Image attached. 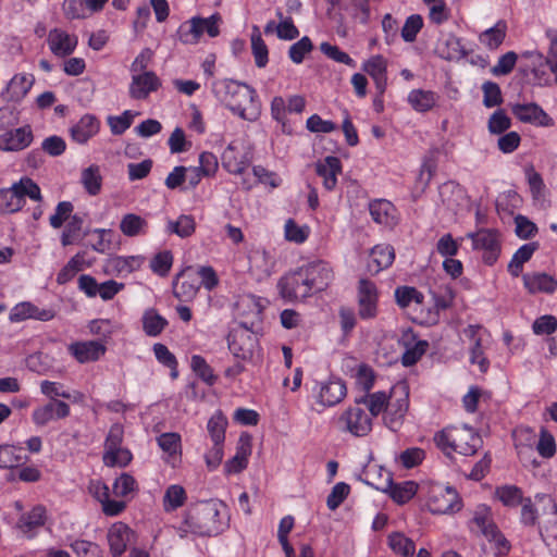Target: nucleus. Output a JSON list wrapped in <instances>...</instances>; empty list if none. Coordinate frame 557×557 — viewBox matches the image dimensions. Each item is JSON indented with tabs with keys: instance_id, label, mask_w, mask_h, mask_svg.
Segmentation results:
<instances>
[{
	"instance_id": "obj_1",
	"label": "nucleus",
	"mask_w": 557,
	"mask_h": 557,
	"mask_svg": "<svg viewBox=\"0 0 557 557\" xmlns=\"http://www.w3.org/2000/svg\"><path fill=\"white\" fill-rule=\"evenodd\" d=\"M333 280L332 267L326 261L317 260L283 275L277 288L284 300L296 302L325 290Z\"/></svg>"
},
{
	"instance_id": "obj_2",
	"label": "nucleus",
	"mask_w": 557,
	"mask_h": 557,
	"mask_svg": "<svg viewBox=\"0 0 557 557\" xmlns=\"http://www.w3.org/2000/svg\"><path fill=\"white\" fill-rule=\"evenodd\" d=\"M227 506L216 499L190 505L178 527L181 537L188 533L197 536H216L228 527Z\"/></svg>"
},
{
	"instance_id": "obj_3",
	"label": "nucleus",
	"mask_w": 557,
	"mask_h": 557,
	"mask_svg": "<svg viewBox=\"0 0 557 557\" xmlns=\"http://www.w3.org/2000/svg\"><path fill=\"white\" fill-rule=\"evenodd\" d=\"M214 97L233 114L246 121H256L260 115V101L255 88L231 78L214 79L211 83Z\"/></svg>"
},
{
	"instance_id": "obj_4",
	"label": "nucleus",
	"mask_w": 557,
	"mask_h": 557,
	"mask_svg": "<svg viewBox=\"0 0 557 557\" xmlns=\"http://www.w3.org/2000/svg\"><path fill=\"white\" fill-rule=\"evenodd\" d=\"M520 523L527 528L537 527L541 539L550 546L557 544V505L550 495L535 494L521 504Z\"/></svg>"
},
{
	"instance_id": "obj_5",
	"label": "nucleus",
	"mask_w": 557,
	"mask_h": 557,
	"mask_svg": "<svg viewBox=\"0 0 557 557\" xmlns=\"http://www.w3.org/2000/svg\"><path fill=\"white\" fill-rule=\"evenodd\" d=\"M253 319L238 322L227 335V346L232 355L242 361L250 360L258 347L257 329L261 324V309L252 304Z\"/></svg>"
},
{
	"instance_id": "obj_6",
	"label": "nucleus",
	"mask_w": 557,
	"mask_h": 557,
	"mask_svg": "<svg viewBox=\"0 0 557 557\" xmlns=\"http://www.w3.org/2000/svg\"><path fill=\"white\" fill-rule=\"evenodd\" d=\"M434 441L447 456L453 451L462 456H472L483 444L480 434L467 425L447 426L435 434Z\"/></svg>"
},
{
	"instance_id": "obj_7",
	"label": "nucleus",
	"mask_w": 557,
	"mask_h": 557,
	"mask_svg": "<svg viewBox=\"0 0 557 557\" xmlns=\"http://www.w3.org/2000/svg\"><path fill=\"white\" fill-rule=\"evenodd\" d=\"M426 506L432 513L445 515L460 510L461 502L455 488L435 484L429 490Z\"/></svg>"
},
{
	"instance_id": "obj_8",
	"label": "nucleus",
	"mask_w": 557,
	"mask_h": 557,
	"mask_svg": "<svg viewBox=\"0 0 557 557\" xmlns=\"http://www.w3.org/2000/svg\"><path fill=\"white\" fill-rule=\"evenodd\" d=\"M338 424L342 431L348 432L354 436H366L372 430V418L357 404V398L354 405L349 406L338 418Z\"/></svg>"
},
{
	"instance_id": "obj_9",
	"label": "nucleus",
	"mask_w": 557,
	"mask_h": 557,
	"mask_svg": "<svg viewBox=\"0 0 557 557\" xmlns=\"http://www.w3.org/2000/svg\"><path fill=\"white\" fill-rule=\"evenodd\" d=\"M380 293L374 282L360 278L357 285L358 317L361 320H374L379 314Z\"/></svg>"
},
{
	"instance_id": "obj_10",
	"label": "nucleus",
	"mask_w": 557,
	"mask_h": 557,
	"mask_svg": "<svg viewBox=\"0 0 557 557\" xmlns=\"http://www.w3.org/2000/svg\"><path fill=\"white\" fill-rule=\"evenodd\" d=\"M409 407V394L404 384L395 385L389 393L384 422L391 430H396L405 418Z\"/></svg>"
},
{
	"instance_id": "obj_11",
	"label": "nucleus",
	"mask_w": 557,
	"mask_h": 557,
	"mask_svg": "<svg viewBox=\"0 0 557 557\" xmlns=\"http://www.w3.org/2000/svg\"><path fill=\"white\" fill-rule=\"evenodd\" d=\"M276 259L277 252L274 246H252L248 251L249 270L258 278L272 274Z\"/></svg>"
},
{
	"instance_id": "obj_12",
	"label": "nucleus",
	"mask_w": 557,
	"mask_h": 557,
	"mask_svg": "<svg viewBox=\"0 0 557 557\" xmlns=\"http://www.w3.org/2000/svg\"><path fill=\"white\" fill-rule=\"evenodd\" d=\"M315 400L321 406L334 407L347 395L345 382L339 377H330L325 382H317L313 388Z\"/></svg>"
},
{
	"instance_id": "obj_13",
	"label": "nucleus",
	"mask_w": 557,
	"mask_h": 557,
	"mask_svg": "<svg viewBox=\"0 0 557 557\" xmlns=\"http://www.w3.org/2000/svg\"><path fill=\"white\" fill-rule=\"evenodd\" d=\"M472 522L488 541L495 543L498 555H505L509 552V542L500 533L497 525L491 520L486 507H482L480 510L475 511Z\"/></svg>"
},
{
	"instance_id": "obj_14",
	"label": "nucleus",
	"mask_w": 557,
	"mask_h": 557,
	"mask_svg": "<svg viewBox=\"0 0 557 557\" xmlns=\"http://www.w3.org/2000/svg\"><path fill=\"white\" fill-rule=\"evenodd\" d=\"M512 114L522 123L537 127H553L554 119L536 102L513 103L510 106Z\"/></svg>"
},
{
	"instance_id": "obj_15",
	"label": "nucleus",
	"mask_w": 557,
	"mask_h": 557,
	"mask_svg": "<svg viewBox=\"0 0 557 557\" xmlns=\"http://www.w3.org/2000/svg\"><path fill=\"white\" fill-rule=\"evenodd\" d=\"M364 482L379 491L387 493L394 502L400 505L408 503L418 491V484L413 481L394 483L391 472L387 471L386 478L381 484H375L369 480Z\"/></svg>"
},
{
	"instance_id": "obj_16",
	"label": "nucleus",
	"mask_w": 557,
	"mask_h": 557,
	"mask_svg": "<svg viewBox=\"0 0 557 557\" xmlns=\"http://www.w3.org/2000/svg\"><path fill=\"white\" fill-rule=\"evenodd\" d=\"M252 156L245 150L244 146L237 141H232L224 149L221 161L222 166L231 174L240 175L249 166Z\"/></svg>"
},
{
	"instance_id": "obj_17",
	"label": "nucleus",
	"mask_w": 557,
	"mask_h": 557,
	"mask_svg": "<svg viewBox=\"0 0 557 557\" xmlns=\"http://www.w3.org/2000/svg\"><path fill=\"white\" fill-rule=\"evenodd\" d=\"M57 311L52 308H39L30 301L16 304L10 311L9 320L13 323L22 322L28 319L48 322L55 318Z\"/></svg>"
},
{
	"instance_id": "obj_18",
	"label": "nucleus",
	"mask_w": 557,
	"mask_h": 557,
	"mask_svg": "<svg viewBox=\"0 0 557 557\" xmlns=\"http://www.w3.org/2000/svg\"><path fill=\"white\" fill-rule=\"evenodd\" d=\"M161 86L162 82L154 72L132 74L128 95L134 100H145L151 92L158 91Z\"/></svg>"
},
{
	"instance_id": "obj_19",
	"label": "nucleus",
	"mask_w": 557,
	"mask_h": 557,
	"mask_svg": "<svg viewBox=\"0 0 557 557\" xmlns=\"http://www.w3.org/2000/svg\"><path fill=\"white\" fill-rule=\"evenodd\" d=\"M70 413L71 408L69 404L63 400H50L33 410L32 421L35 425L42 428L53 420L67 418Z\"/></svg>"
},
{
	"instance_id": "obj_20",
	"label": "nucleus",
	"mask_w": 557,
	"mask_h": 557,
	"mask_svg": "<svg viewBox=\"0 0 557 557\" xmlns=\"http://www.w3.org/2000/svg\"><path fill=\"white\" fill-rule=\"evenodd\" d=\"M34 140L30 125L9 129L0 134V146L3 151H21L26 149Z\"/></svg>"
},
{
	"instance_id": "obj_21",
	"label": "nucleus",
	"mask_w": 557,
	"mask_h": 557,
	"mask_svg": "<svg viewBox=\"0 0 557 557\" xmlns=\"http://www.w3.org/2000/svg\"><path fill=\"white\" fill-rule=\"evenodd\" d=\"M50 51L58 58L71 55L77 47L78 38L61 28L50 29L47 39Z\"/></svg>"
},
{
	"instance_id": "obj_22",
	"label": "nucleus",
	"mask_w": 557,
	"mask_h": 557,
	"mask_svg": "<svg viewBox=\"0 0 557 557\" xmlns=\"http://www.w3.org/2000/svg\"><path fill=\"white\" fill-rule=\"evenodd\" d=\"M35 83L33 74H15L5 91L1 92V98L7 102H21L32 89Z\"/></svg>"
},
{
	"instance_id": "obj_23",
	"label": "nucleus",
	"mask_w": 557,
	"mask_h": 557,
	"mask_svg": "<svg viewBox=\"0 0 557 557\" xmlns=\"http://www.w3.org/2000/svg\"><path fill=\"white\" fill-rule=\"evenodd\" d=\"M46 521L47 508L39 504L34 506L29 511L22 513L16 522V527L28 537H33L36 531L45 525Z\"/></svg>"
},
{
	"instance_id": "obj_24",
	"label": "nucleus",
	"mask_w": 557,
	"mask_h": 557,
	"mask_svg": "<svg viewBox=\"0 0 557 557\" xmlns=\"http://www.w3.org/2000/svg\"><path fill=\"white\" fill-rule=\"evenodd\" d=\"M69 350L79 363H86L99 360L106 354L107 347L99 341H87L71 344Z\"/></svg>"
},
{
	"instance_id": "obj_25",
	"label": "nucleus",
	"mask_w": 557,
	"mask_h": 557,
	"mask_svg": "<svg viewBox=\"0 0 557 557\" xmlns=\"http://www.w3.org/2000/svg\"><path fill=\"white\" fill-rule=\"evenodd\" d=\"M251 455V438L248 434L239 436L236 454L233 458L228 459L224 465L226 474L240 473L248 466V458Z\"/></svg>"
},
{
	"instance_id": "obj_26",
	"label": "nucleus",
	"mask_w": 557,
	"mask_h": 557,
	"mask_svg": "<svg viewBox=\"0 0 557 557\" xmlns=\"http://www.w3.org/2000/svg\"><path fill=\"white\" fill-rule=\"evenodd\" d=\"M342 162L335 156H327L315 163V173L323 181V186L331 191L336 187L337 175L342 173Z\"/></svg>"
},
{
	"instance_id": "obj_27",
	"label": "nucleus",
	"mask_w": 557,
	"mask_h": 557,
	"mask_svg": "<svg viewBox=\"0 0 557 557\" xmlns=\"http://www.w3.org/2000/svg\"><path fill=\"white\" fill-rule=\"evenodd\" d=\"M369 211L372 220L385 227H394L397 222V209L395 206L385 199H377L369 205Z\"/></svg>"
},
{
	"instance_id": "obj_28",
	"label": "nucleus",
	"mask_w": 557,
	"mask_h": 557,
	"mask_svg": "<svg viewBox=\"0 0 557 557\" xmlns=\"http://www.w3.org/2000/svg\"><path fill=\"white\" fill-rule=\"evenodd\" d=\"M132 533L131 528L123 522L114 523L109 529L108 543L113 557H121L125 553Z\"/></svg>"
},
{
	"instance_id": "obj_29",
	"label": "nucleus",
	"mask_w": 557,
	"mask_h": 557,
	"mask_svg": "<svg viewBox=\"0 0 557 557\" xmlns=\"http://www.w3.org/2000/svg\"><path fill=\"white\" fill-rule=\"evenodd\" d=\"M482 326L480 325H469L465 329V335L473 342L470 348V362L472 364H478L481 372H486L490 362L484 356V349L482 346V337L480 332L482 331Z\"/></svg>"
},
{
	"instance_id": "obj_30",
	"label": "nucleus",
	"mask_w": 557,
	"mask_h": 557,
	"mask_svg": "<svg viewBox=\"0 0 557 557\" xmlns=\"http://www.w3.org/2000/svg\"><path fill=\"white\" fill-rule=\"evenodd\" d=\"M395 259L393 246H372L369 252L367 268L371 274H377L392 265Z\"/></svg>"
},
{
	"instance_id": "obj_31",
	"label": "nucleus",
	"mask_w": 557,
	"mask_h": 557,
	"mask_svg": "<svg viewBox=\"0 0 557 557\" xmlns=\"http://www.w3.org/2000/svg\"><path fill=\"white\" fill-rule=\"evenodd\" d=\"M100 128V122L95 115L85 114L70 128L72 139L77 144H86Z\"/></svg>"
},
{
	"instance_id": "obj_32",
	"label": "nucleus",
	"mask_w": 557,
	"mask_h": 557,
	"mask_svg": "<svg viewBox=\"0 0 557 557\" xmlns=\"http://www.w3.org/2000/svg\"><path fill=\"white\" fill-rule=\"evenodd\" d=\"M523 284L530 294H554L557 290V280L547 273H527Z\"/></svg>"
},
{
	"instance_id": "obj_33",
	"label": "nucleus",
	"mask_w": 557,
	"mask_h": 557,
	"mask_svg": "<svg viewBox=\"0 0 557 557\" xmlns=\"http://www.w3.org/2000/svg\"><path fill=\"white\" fill-rule=\"evenodd\" d=\"M191 268H187L183 270L181 273L176 275V278L173 283L174 296L178 299L188 300L194 298L200 285L194 278H189L188 272Z\"/></svg>"
},
{
	"instance_id": "obj_34",
	"label": "nucleus",
	"mask_w": 557,
	"mask_h": 557,
	"mask_svg": "<svg viewBox=\"0 0 557 557\" xmlns=\"http://www.w3.org/2000/svg\"><path fill=\"white\" fill-rule=\"evenodd\" d=\"M438 96L432 90L413 89L408 95V102L417 112H428L436 104Z\"/></svg>"
},
{
	"instance_id": "obj_35",
	"label": "nucleus",
	"mask_w": 557,
	"mask_h": 557,
	"mask_svg": "<svg viewBox=\"0 0 557 557\" xmlns=\"http://www.w3.org/2000/svg\"><path fill=\"white\" fill-rule=\"evenodd\" d=\"M388 399L389 395L385 392H374L358 397L357 404L367 406L370 412L369 414L373 418L377 417L382 412L386 414Z\"/></svg>"
},
{
	"instance_id": "obj_36",
	"label": "nucleus",
	"mask_w": 557,
	"mask_h": 557,
	"mask_svg": "<svg viewBox=\"0 0 557 557\" xmlns=\"http://www.w3.org/2000/svg\"><path fill=\"white\" fill-rule=\"evenodd\" d=\"M201 22L202 17L195 16L182 23L176 33L178 40L185 45H196L202 35Z\"/></svg>"
},
{
	"instance_id": "obj_37",
	"label": "nucleus",
	"mask_w": 557,
	"mask_h": 557,
	"mask_svg": "<svg viewBox=\"0 0 557 557\" xmlns=\"http://www.w3.org/2000/svg\"><path fill=\"white\" fill-rule=\"evenodd\" d=\"M141 322L145 334L150 337L159 336L169 324L168 320L159 314L156 309L146 310Z\"/></svg>"
},
{
	"instance_id": "obj_38",
	"label": "nucleus",
	"mask_w": 557,
	"mask_h": 557,
	"mask_svg": "<svg viewBox=\"0 0 557 557\" xmlns=\"http://www.w3.org/2000/svg\"><path fill=\"white\" fill-rule=\"evenodd\" d=\"M81 183L90 196H97L101 191L102 176L100 168L97 164H91L82 171Z\"/></svg>"
},
{
	"instance_id": "obj_39",
	"label": "nucleus",
	"mask_w": 557,
	"mask_h": 557,
	"mask_svg": "<svg viewBox=\"0 0 557 557\" xmlns=\"http://www.w3.org/2000/svg\"><path fill=\"white\" fill-rule=\"evenodd\" d=\"M507 24L505 21H498L493 27L484 30L480 35V42L488 49H497L505 40Z\"/></svg>"
},
{
	"instance_id": "obj_40",
	"label": "nucleus",
	"mask_w": 557,
	"mask_h": 557,
	"mask_svg": "<svg viewBox=\"0 0 557 557\" xmlns=\"http://www.w3.org/2000/svg\"><path fill=\"white\" fill-rule=\"evenodd\" d=\"M251 51L255 58V63L257 67H264L269 62V50L268 47L262 39L260 29L258 26H252L251 33Z\"/></svg>"
},
{
	"instance_id": "obj_41",
	"label": "nucleus",
	"mask_w": 557,
	"mask_h": 557,
	"mask_svg": "<svg viewBox=\"0 0 557 557\" xmlns=\"http://www.w3.org/2000/svg\"><path fill=\"white\" fill-rule=\"evenodd\" d=\"M495 494L504 506L511 508L518 507L527 498L523 496L522 490L517 485L498 486Z\"/></svg>"
},
{
	"instance_id": "obj_42",
	"label": "nucleus",
	"mask_w": 557,
	"mask_h": 557,
	"mask_svg": "<svg viewBox=\"0 0 557 557\" xmlns=\"http://www.w3.org/2000/svg\"><path fill=\"white\" fill-rule=\"evenodd\" d=\"M389 548L401 556H413L416 552L414 542L401 532H393L387 537Z\"/></svg>"
},
{
	"instance_id": "obj_43",
	"label": "nucleus",
	"mask_w": 557,
	"mask_h": 557,
	"mask_svg": "<svg viewBox=\"0 0 557 557\" xmlns=\"http://www.w3.org/2000/svg\"><path fill=\"white\" fill-rule=\"evenodd\" d=\"M190 368L207 385L213 386L216 383L218 376L202 356L194 355L190 359Z\"/></svg>"
},
{
	"instance_id": "obj_44",
	"label": "nucleus",
	"mask_w": 557,
	"mask_h": 557,
	"mask_svg": "<svg viewBox=\"0 0 557 557\" xmlns=\"http://www.w3.org/2000/svg\"><path fill=\"white\" fill-rule=\"evenodd\" d=\"M84 218L78 214H73L62 233L61 244H72L74 240L81 239L86 232L84 231Z\"/></svg>"
},
{
	"instance_id": "obj_45",
	"label": "nucleus",
	"mask_w": 557,
	"mask_h": 557,
	"mask_svg": "<svg viewBox=\"0 0 557 557\" xmlns=\"http://www.w3.org/2000/svg\"><path fill=\"white\" fill-rule=\"evenodd\" d=\"M173 253L170 250L157 252L149 262V268L156 275L166 277L173 265Z\"/></svg>"
},
{
	"instance_id": "obj_46",
	"label": "nucleus",
	"mask_w": 557,
	"mask_h": 557,
	"mask_svg": "<svg viewBox=\"0 0 557 557\" xmlns=\"http://www.w3.org/2000/svg\"><path fill=\"white\" fill-rule=\"evenodd\" d=\"M12 188L23 205L25 203V197H29L35 201L42 199L39 186L29 177H22L20 182L12 185Z\"/></svg>"
},
{
	"instance_id": "obj_47",
	"label": "nucleus",
	"mask_w": 557,
	"mask_h": 557,
	"mask_svg": "<svg viewBox=\"0 0 557 557\" xmlns=\"http://www.w3.org/2000/svg\"><path fill=\"white\" fill-rule=\"evenodd\" d=\"M1 469L17 467L27 458L23 455V448L14 445H0Z\"/></svg>"
},
{
	"instance_id": "obj_48",
	"label": "nucleus",
	"mask_w": 557,
	"mask_h": 557,
	"mask_svg": "<svg viewBox=\"0 0 557 557\" xmlns=\"http://www.w3.org/2000/svg\"><path fill=\"white\" fill-rule=\"evenodd\" d=\"M227 420L221 411H216L208 421L207 429L213 444H223Z\"/></svg>"
},
{
	"instance_id": "obj_49",
	"label": "nucleus",
	"mask_w": 557,
	"mask_h": 557,
	"mask_svg": "<svg viewBox=\"0 0 557 557\" xmlns=\"http://www.w3.org/2000/svg\"><path fill=\"white\" fill-rule=\"evenodd\" d=\"M154 357L159 363L169 368L171 370V376L176 379L178 375V362L174 354H172L169 348L161 343H156L152 347Z\"/></svg>"
},
{
	"instance_id": "obj_50",
	"label": "nucleus",
	"mask_w": 557,
	"mask_h": 557,
	"mask_svg": "<svg viewBox=\"0 0 557 557\" xmlns=\"http://www.w3.org/2000/svg\"><path fill=\"white\" fill-rule=\"evenodd\" d=\"M395 300L400 308H407L411 302L422 304L424 296L416 287L398 286L395 289Z\"/></svg>"
},
{
	"instance_id": "obj_51",
	"label": "nucleus",
	"mask_w": 557,
	"mask_h": 557,
	"mask_svg": "<svg viewBox=\"0 0 557 557\" xmlns=\"http://www.w3.org/2000/svg\"><path fill=\"white\" fill-rule=\"evenodd\" d=\"M186 500V492L183 486L170 485L163 497V507L166 511H172L183 506Z\"/></svg>"
},
{
	"instance_id": "obj_52",
	"label": "nucleus",
	"mask_w": 557,
	"mask_h": 557,
	"mask_svg": "<svg viewBox=\"0 0 557 557\" xmlns=\"http://www.w3.org/2000/svg\"><path fill=\"white\" fill-rule=\"evenodd\" d=\"M446 50H443L442 57L446 60H460L468 55V51L461 44V39L455 35H448L444 41Z\"/></svg>"
},
{
	"instance_id": "obj_53",
	"label": "nucleus",
	"mask_w": 557,
	"mask_h": 557,
	"mask_svg": "<svg viewBox=\"0 0 557 557\" xmlns=\"http://www.w3.org/2000/svg\"><path fill=\"white\" fill-rule=\"evenodd\" d=\"M511 126V120L505 110L498 109L493 112L487 122V129L491 134L500 135Z\"/></svg>"
},
{
	"instance_id": "obj_54",
	"label": "nucleus",
	"mask_w": 557,
	"mask_h": 557,
	"mask_svg": "<svg viewBox=\"0 0 557 557\" xmlns=\"http://www.w3.org/2000/svg\"><path fill=\"white\" fill-rule=\"evenodd\" d=\"M483 104L486 108L500 106L504 101L500 87L497 83L486 81L482 85Z\"/></svg>"
},
{
	"instance_id": "obj_55",
	"label": "nucleus",
	"mask_w": 557,
	"mask_h": 557,
	"mask_svg": "<svg viewBox=\"0 0 557 557\" xmlns=\"http://www.w3.org/2000/svg\"><path fill=\"white\" fill-rule=\"evenodd\" d=\"M537 246H520L508 264V270L513 276H518L523 263L529 261Z\"/></svg>"
},
{
	"instance_id": "obj_56",
	"label": "nucleus",
	"mask_w": 557,
	"mask_h": 557,
	"mask_svg": "<svg viewBox=\"0 0 557 557\" xmlns=\"http://www.w3.org/2000/svg\"><path fill=\"white\" fill-rule=\"evenodd\" d=\"M147 226V222L139 215L128 213L123 216L120 228L126 236H136L144 232V227Z\"/></svg>"
},
{
	"instance_id": "obj_57",
	"label": "nucleus",
	"mask_w": 557,
	"mask_h": 557,
	"mask_svg": "<svg viewBox=\"0 0 557 557\" xmlns=\"http://www.w3.org/2000/svg\"><path fill=\"white\" fill-rule=\"evenodd\" d=\"M168 231L186 238L195 232V221L190 215H181L176 221L168 223Z\"/></svg>"
},
{
	"instance_id": "obj_58",
	"label": "nucleus",
	"mask_w": 557,
	"mask_h": 557,
	"mask_svg": "<svg viewBox=\"0 0 557 557\" xmlns=\"http://www.w3.org/2000/svg\"><path fill=\"white\" fill-rule=\"evenodd\" d=\"M23 208L18 196L15 190L11 187L8 189L0 190V212L1 213H13Z\"/></svg>"
},
{
	"instance_id": "obj_59",
	"label": "nucleus",
	"mask_w": 557,
	"mask_h": 557,
	"mask_svg": "<svg viewBox=\"0 0 557 557\" xmlns=\"http://www.w3.org/2000/svg\"><path fill=\"white\" fill-rule=\"evenodd\" d=\"M428 347L429 343L426 341H418L412 346H408L401 356L403 366L411 367L416 364L425 354Z\"/></svg>"
},
{
	"instance_id": "obj_60",
	"label": "nucleus",
	"mask_w": 557,
	"mask_h": 557,
	"mask_svg": "<svg viewBox=\"0 0 557 557\" xmlns=\"http://www.w3.org/2000/svg\"><path fill=\"white\" fill-rule=\"evenodd\" d=\"M135 114L126 110L121 115H111L108 117V125L113 135H122L133 124Z\"/></svg>"
},
{
	"instance_id": "obj_61",
	"label": "nucleus",
	"mask_w": 557,
	"mask_h": 557,
	"mask_svg": "<svg viewBox=\"0 0 557 557\" xmlns=\"http://www.w3.org/2000/svg\"><path fill=\"white\" fill-rule=\"evenodd\" d=\"M423 27V18L419 14H412L407 17L403 28L401 37L406 42H413L418 33Z\"/></svg>"
},
{
	"instance_id": "obj_62",
	"label": "nucleus",
	"mask_w": 557,
	"mask_h": 557,
	"mask_svg": "<svg viewBox=\"0 0 557 557\" xmlns=\"http://www.w3.org/2000/svg\"><path fill=\"white\" fill-rule=\"evenodd\" d=\"M284 232L286 240L304 243L309 236L310 228L307 225L299 226L293 219H288L285 223Z\"/></svg>"
},
{
	"instance_id": "obj_63",
	"label": "nucleus",
	"mask_w": 557,
	"mask_h": 557,
	"mask_svg": "<svg viewBox=\"0 0 557 557\" xmlns=\"http://www.w3.org/2000/svg\"><path fill=\"white\" fill-rule=\"evenodd\" d=\"M159 447L169 456L181 453V435L178 433H163L157 437Z\"/></svg>"
},
{
	"instance_id": "obj_64",
	"label": "nucleus",
	"mask_w": 557,
	"mask_h": 557,
	"mask_svg": "<svg viewBox=\"0 0 557 557\" xmlns=\"http://www.w3.org/2000/svg\"><path fill=\"white\" fill-rule=\"evenodd\" d=\"M71 548L78 557H101L102 549L97 543L76 540L71 544Z\"/></svg>"
}]
</instances>
